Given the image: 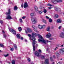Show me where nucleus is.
I'll list each match as a JSON object with an SVG mask.
<instances>
[{
  "mask_svg": "<svg viewBox=\"0 0 64 64\" xmlns=\"http://www.w3.org/2000/svg\"><path fill=\"white\" fill-rule=\"evenodd\" d=\"M55 16L56 18H58L59 17V16L58 14H56L55 15Z\"/></svg>",
  "mask_w": 64,
  "mask_h": 64,
  "instance_id": "37",
  "label": "nucleus"
},
{
  "mask_svg": "<svg viewBox=\"0 0 64 64\" xmlns=\"http://www.w3.org/2000/svg\"><path fill=\"white\" fill-rule=\"evenodd\" d=\"M57 49H58V48L57 47H56V48L54 49V50H56Z\"/></svg>",
  "mask_w": 64,
  "mask_h": 64,
  "instance_id": "54",
  "label": "nucleus"
},
{
  "mask_svg": "<svg viewBox=\"0 0 64 64\" xmlns=\"http://www.w3.org/2000/svg\"><path fill=\"white\" fill-rule=\"evenodd\" d=\"M25 41H26V42H27V40H25Z\"/></svg>",
  "mask_w": 64,
  "mask_h": 64,
  "instance_id": "63",
  "label": "nucleus"
},
{
  "mask_svg": "<svg viewBox=\"0 0 64 64\" xmlns=\"http://www.w3.org/2000/svg\"><path fill=\"white\" fill-rule=\"evenodd\" d=\"M51 2L54 3V4H57L58 2H57V0H52L51 1Z\"/></svg>",
  "mask_w": 64,
  "mask_h": 64,
  "instance_id": "14",
  "label": "nucleus"
},
{
  "mask_svg": "<svg viewBox=\"0 0 64 64\" xmlns=\"http://www.w3.org/2000/svg\"><path fill=\"white\" fill-rule=\"evenodd\" d=\"M34 9L36 11H37L38 10V8H37V7L36 6H35L34 7Z\"/></svg>",
  "mask_w": 64,
  "mask_h": 64,
  "instance_id": "22",
  "label": "nucleus"
},
{
  "mask_svg": "<svg viewBox=\"0 0 64 64\" xmlns=\"http://www.w3.org/2000/svg\"><path fill=\"white\" fill-rule=\"evenodd\" d=\"M25 18H26V16H23L22 18V19H25Z\"/></svg>",
  "mask_w": 64,
  "mask_h": 64,
  "instance_id": "45",
  "label": "nucleus"
},
{
  "mask_svg": "<svg viewBox=\"0 0 64 64\" xmlns=\"http://www.w3.org/2000/svg\"><path fill=\"white\" fill-rule=\"evenodd\" d=\"M59 52L61 54H64V49L62 48L59 50Z\"/></svg>",
  "mask_w": 64,
  "mask_h": 64,
  "instance_id": "5",
  "label": "nucleus"
},
{
  "mask_svg": "<svg viewBox=\"0 0 64 64\" xmlns=\"http://www.w3.org/2000/svg\"><path fill=\"white\" fill-rule=\"evenodd\" d=\"M0 46L2 47H4V45L2 44H0Z\"/></svg>",
  "mask_w": 64,
  "mask_h": 64,
  "instance_id": "32",
  "label": "nucleus"
},
{
  "mask_svg": "<svg viewBox=\"0 0 64 64\" xmlns=\"http://www.w3.org/2000/svg\"><path fill=\"white\" fill-rule=\"evenodd\" d=\"M46 27V25L45 24H44L42 26V29L43 28H45Z\"/></svg>",
  "mask_w": 64,
  "mask_h": 64,
  "instance_id": "25",
  "label": "nucleus"
},
{
  "mask_svg": "<svg viewBox=\"0 0 64 64\" xmlns=\"http://www.w3.org/2000/svg\"><path fill=\"white\" fill-rule=\"evenodd\" d=\"M3 36H4V37H5V38L6 37V34H4Z\"/></svg>",
  "mask_w": 64,
  "mask_h": 64,
  "instance_id": "44",
  "label": "nucleus"
},
{
  "mask_svg": "<svg viewBox=\"0 0 64 64\" xmlns=\"http://www.w3.org/2000/svg\"><path fill=\"white\" fill-rule=\"evenodd\" d=\"M53 58H55V56H53Z\"/></svg>",
  "mask_w": 64,
  "mask_h": 64,
  "instance_id": "57",
  "label": "nucleus"
},
{
  "mask_svg": "<svg viewBox=\"0 0 64 64\" xmlns=\"http://www.w3.org/2000/svg\"><path fill=\"white\" fill-rule=\"evenodd\" d=\"M38 27L39 29H42V26L40 24H39L38 25Z\"/></svg>",
  "mask_w": 64,
  "mask_h": 64,
  "instance_id": "16",
  "label": "nucleus"
},
{
  "mask_svg": "<svg viewBox=\"0 0 64 64\" xmlns=\"http://www.w3.org/2000/svg\"><path fill=\"white\" fill-rule=\"evenodd\" d=\"M10 50L11 51H13V50H14V48H10Z\"/></svg>",
  "mask_w": 64,
  "mask_h": 64,
  "instance_id": "41",
  "label": "nucleus"
},
{
  "mask_svg": "<svg viewBox=\"0 0 64 64\" xmlns=\"http://www.w3.org/2000/svg\"><path fill=\"white\" fill-rule=\"evenodd\" d=\"M55 10L56 11H57L58 10V8L57 7H55Z\"/></svg>",
  "mask_w": 64,
  "mask_h": 64,
  "instance_id": "38",
  "label": "nucleus"
},
{
  "mask_svg": "<svg viewBox=\"0 0 64 64\" xmlns=\"http://www.w3.org/2000/svg\"><path fill=\"white\" fill-rule=\"evenodd\" d=\"M48 8L49 9H50V10L52 8L51 7H49Z\"/></svg>",
  "mask_w": 64,
  "mask_h": 64,
  "instance_id": "51",
  "label": "nucleus"
},
{
  "mask_svg": "<svg viewBox=\"0 0 64 64\" xmlns=\"http://www.w3.org/2000/svg\"><path fill=\"white\" fill-rule=\"evenodd\" d=\"M8 16H6V18L7 19H8L9 20H10V19H12V18L10 14H8Z\"/></svg>",
  "mask_w": 64,
  "mask_h": 64,
  "instance_id": "9",
  "label": "nucleus"
},
{
  "mask_svg": "<svg viewBox=\"0 0 64 64\" xmlns=\"http://www.w3.org/2000/svg\"><path fill=\"white\" fill-rule=\"evenodd\" d=\"M28 36H29V37H31V34H28Z\"/></svg>",
  "mask_w": 64,
  "mask_h": 64,
  "instance_id": "46",
  "label": "nucleus"
},
{
  "mask_svg": "<svg viewBox=\"0 0 64 64\" xmlns=\"http://www.w3.org/2000/svg\"><path fill=\"white\" fill-rule=\"evenodd\" d=\"M2 31L3 33H5V31L4 30H2Z\"/></svg>",
  "mask_w": 64,
  "mask_h": 64,
  "instance_id": "48",
  "label": "nucleus"
},
{
  "mask_svg": "<svg viewBox=\"0 0 64 64\" xmlns=\"http://www.w3.org/2000/svg\"><path fill=\"white\" fill-rule=\"evenodd\" d=\"M34 13H31L30 14V16H34Z\"/></svg>",
  "mask_w": 64,
  "mask_h": 64,
  "instance_id": "34",
  "label": "nucleus"
},
{
  "mask_svg": "<svg viewBox=\"0 0 64 64\" xmlns=\"http://www.w3.org/2000/svg\"><path fill=\"white\" fill-rule=\"evenodd\" d=\"M50 60L52 61H53L52 60L53 58H52V57H50Z\"/></svg>",
  "mask_w": 64,
  "mask_h": 64,
  "instance_id": "47",
  "label": "nucleus"
},
{
  "mask_svg": "<svg viewBox=\"0 0 64 64\" xmlns=\"http://www.w3.org/2000/svg\"><path fill=\"white\" fill-rule=\"evenodd\" d=\"M19 20H20V23H22L23 22V21H22V19L21 18Z\"/></svg>",
  "mask_w": 64,
  "mask_h": 64,
  "instance_id": "30",
  "label": "nucleus"
},
{
  "mask_svg": "<svg viewBox=\"0 0 64 64\" xmlns=\"http://www.w3.org/2000/svg\"><path fill=\"white\" fill-rule=\"evenodd\" d=\"M50 27H48L47 29V31H49V30H50Z\"/></svg>",
  "mask_w": 64,
  "mask_h": 64,
  "instance_id": "31",
  "label": "nucleus"
},
{
  "mask_svg": "<svg viewBox=\"0 0 64 64\" xmlns=\"http://www.w3.org/2000/svg\"><path fill=\"white\" fill-rule=\"evenodd\" d=\"M62 27L61 26H60L58 27L59 29L60 30Z\"/></svg>",
  "mask_w": 64,
  "mask_h": 64,
  "instance_id": "50",
  "label": "nucleus"
},
{
  "mask_svg": "<svg viewBox=\"0 0 64 64\" xmlns=\"http://www.w3.org/2000/svg\"><path fill=\"white\" fill-rule=\"evenodd\" d=\"M12 64H15V61L14 60L12 61Z\"/></svg>",
  "mask_w": 64,
  "mask_h": 64,
  "instance_id": "35",
  "label": "nucleus"
},
{
  "mask_svg": "<svg viewBox=\"0 0 64 64\" xmlns=\"http://www.w3.org/2000/svg\"><path fill=\"white\" fill-rule=\"evenodd\" d=\"M11 13V10H10V9H9L8 10V12H6V15H9Z\"/></svg>",
  "mask_w": 64,
  "mask_h": 64,
  "instance_id": "12",
  "label": "nucleus"
},
{
  "mask_svg": "<svg viewBox=\"0 0 64 64\" xmlns=\"http://www.w3.org/2000/svg\"><path fill=\"white\" fill-rule=\"evenodd\" d=\"M43 11L44 13H46L47 12V10L46 9L44 10Z\"/></svg>",
  "mask_w": 64,
  "mask_h": 64,
  "instance_id": "33",
  "label": "nucleus"
},
{
  "mask_svg": "<svg viewBox=\"0 0 64 64\" xmlns=\"http://www.w3.org/2000/svg\"><path fill=\"white\" fill-rule=\"evenodd\" d=\"M52 36V34L50 33H48L46 36V38H49L50 37H51Z\"/></svg>",
  "mask_w": 64,
  "mask_h": 64,
  "instance_id": "10",
  "label": "nucleus"
},
{
  "mask_svg": "<svg viewBox=\"0 0 64 64\" xmlns=\"http://www.w3.org/2000/svg\"><path fill=\"white\" fill-rule=\"evenodd\" d=\"M46 19H49V17L47 16H46Z\"/></svg>",
  "mask_w": 64,
  "mask_h": 64,
  "instance_id": "42",
  "label": "nucleus"
},
{
  "mask_svg": "<svg viewBox=\"0 0 64 64\" xmlns=\"http://www.w3.org/2000/svg\"><path fill=\"white\" fill-rule=\"evenodd\" d=\"M17 9H18V7H17V6H15L14 8V10H17Z\"/></svg>",
  "mask_w": 64,
  "mask_h": 64,
  "instance_id": "24",
  "label": "nucleus"
},
{
  "mask_svg": "<svg viewBox=\"0 0 64 64\" xmlns=\"http://www.w3.org/2000/svg\"><path fill=\"white\" fill-rule=\"evenodd\" d=\"M57 64H60V63L58 62Z\"/></svg>",
  "mask_w": 64,
  "mask_h": 64,
  "instance_id": "59",
  "label": "nucleus"
},
{
  "mask_svg": "<svg viewBox=\"0 0 64 64\" xmlns=\"http://www.w3.org/2000/svg\"><path fill=\"white\" fill-rule=\"evenodd\" d=\"M27 60L28 62H31V59L29 58H27Z\"/></svg>",
  "mask_w": 64,
  "mask_h": 64,
  "instance_id": "27",
  "label": "nucleus"
},
{
  "mask_svg": "<svg viewBox=\"0 0 64 64\" xmlns=\"http://www.w3.org/2000/svg\"><path fill=\"white\" fill-rule=\"evenodd\" d=\"M21 7L22 8H23L24 7V5L23 4H22L21 6Z\"/></svg>",
  "mask_w": 64,
  "mask_h": 64,
  "instance_id": "39",
  "label": "nucleus"
},
{
  "mask_svg": "<svg viewBox=\"0 0 64 64\" xmlns=\"http://www.w3.org/2000/svg\"><path fill=\"white\" fill-rule=\"evenodd\" d=\"M21 39V40H23V38L22 37L21 38H20Z\"/></svg>",
  "mask_w": 64,
  "mask_h": 64,
  "instance_id": "53",
  "label": "nucleus"
},
{
  "mask_svg": "<svg viewBox=\"0 0 64 64\" xmlns=\"http://www.w3.org/2000/svg\"><path fill=\"white\" fill-rule=\"evenodd\" d=\"M28 6V5L27 2H25L24 6V8H27Z\"/></svg>",
  "mask_w": 64,
  "mask_h": 64,
  "instance_id": "11",
  "label": "nucleus"
},
{
  "mask_svg": "<svg viewBox=\"0 0 64 64\" xmlns=\"http://www.w3.org/2000/svg\"><path fill=\"white\" fill-rule=\"evenodd\" d=\"M62 46L63 47V45H62Z\"/></svg>",
  "mask_w": 64,
  "mask_h": 64,
  "instance_id": "61",
  "label": "nucleus"
},
{
  "mask_svg": "<svg viewBox=\"0 0 64 64\" xmlns=\"http://www.w3.org/2000/svg\"><path fill=\"white\" fill-rule=\"evenodd\" d=\"M38 51L39 52H40V53H41V52H42V51L40 50H38Z\"/></svg>",
  "mask_w": 64,
  "mask_h": 64,
  "instance_id": "43",
  "label": "nucleus"
},
{
  "mask_svg": "<svg viewBox=\"0 0 64 64\" xmlns=\"http://www.w3.org/2000/svg\"><path fill=\"white\" fill-rule=\"evenodd\" d=\"M53 39V38H50V40H52Z\"/></svg>",
  "mask_w": 64,
  "mask_h": 64,
  "instance_id": "52",
  "label": "nucleus"
},
{
  "mask_svg": "<svg viewBox=\"0 0 64 64\" xmlns=\"http://www.w3.org/2000/svg\"><path fill=\"white\" fill-rule=\"evenodd\" d=\"M0 23L2 25V24H3V20H0Z\"/></svg>",
  "mask_w": 64,
  "mask_h": 64,
  "instance_id": "26",
  "label": "nucleus"
},
{
  "mask_svg": "<svg viewBox=\"0 0 64 64\" xmlns=\"http://www.w3.org/2000/svg\"><path fill=\"white\" fill-rule=\"evenodd\" d=\"M8 64H11V62H8Z\"/></svg>",
  "mask_w": 64,
  "mask_h": 64,
  "instance_id": "55",
  "label": "nucleus"
},
{
  "mask_svg": "<svg viewBox=\"0 0 64 64\" xmlns=\"http://www.w3.org/2000/svg\"><path fill=\"white\" fill-rule=\"evenodd\" d=\"M32 27L34 31H36V30L37 29V28L34 25H32Z\"/></svg>",
  "mask_w": 64,
  "mask_h": 64,
  "instance_id": "15",
  "label": "nucleus"
},
{
  "mask_svg": "<svg viewBox=\"0 0 64 64\" xmlns=\"http://www.w3.org/2000/svg\"><path fill=\"white\" fill-rule=\"evenodd\" d=\"M57 2L58 3L59 2H62V0H57Z\"/></svg>",
  "mask_w": 64,
  "mask_h": 64,
  "instance_id": "28",
  "label": "nucleus"
},
{
  "mask_svg": "<svg viewBox=\"0 0 64 64\" xmlns=\"http://www.w3.org/2000/svg\"><path fill=\"white\" fill-rule=\"evenodd\" d=\"M61 22H62V21L60 19L58 20H57V23H61Z\"/></svg>",
  "mask_w": 64,
  "mask_h": 64,
  "instance_id": "19",
  "label": "nucleus"
},
{
  "mask_svg": "<svg viewBox=\"0 0 64 64\" xmlns=\"http://www.w3.org/2000/svg\"><path fill=\"white\" fill-rule=\"evenodd\" d=\"M8 55H9V54H7L5 55L4 56L5 57H7L8 56Z\"/></svg>",
  "mask_w": 64,
  "mask_h": 64,
  "instance_id": "40",
  "label": "nucleus"
},
{
  "mask_svg": "<svg viewBox=\"0 0 64 64\" xmlns=\"http://www.w3.org/2000/svg\"><path fill=\"white\" fill-rule=\"evenodd\" d=\"M44 57H45V56H43L42 57V58H43V59H44Z\"/></svg>",
  "mask_w": 64,
  "mask_h": 64,
  "instance_id": "56",
  "label": "nucleus"
},
{
  "mask_svg": "<svg viewBox=\"0 0 64 64\" xmlns=\"http://www.w3.org/2000/svg\"><path fill=\"white\" fill-rule=\"evenodd\" d=\"M8 29L9 31H10V32H12L13 34H14V35H16V30H15L10 28H8Z\"/></svg>",
  "mask_w": 64,
  "mask_h": 64,
  "instance_id": "4",
  "label": "nucleus"
},
{
  "mask_svg": "<svg viewBox=\"0 0 64 64\" xmlns=\"http://www.w3.org/2000/svg\"><path fill=\"white\" fill-rule=\"evenodd\" d=\"M42 22H43V23H45V24H46V20L43 19H42Z\"/></svg>",
  "mask_w": 64,
  "mask_h": 64,
  "instance_id": "17",
  "label": "nucleus"
},
{
  "mask_svg": "<svg viewBox=\"0 0 64 64\" xmlns=\"http://www.w3.org/2000/svg\"><path fill=\"white\" fill-rule=\"evenodd\" d=\"M55 54H56L57 56H59L60 55V54H59V53L58 52H55Z\"/></svg>",
  "mask_w": 64,
  "mask_h": 64,
  "instance_id": "20",
  "label": "nucleus"
},
{
  "mask_svg": "<svg viewBox=\"0 0 64 64\" xmlns=\"http://www.w3.org/2000/svg\"><path fill=\"white\" fill-rule=\"evenodd\" d=\"M52 20L51 18H50L49 19V22L50 23L51 22H52Z\"/></svg>",
  "mask_w": 64,
  "mask_h": 64,
  "instance_id": "29",
  "label": "nucleus"
},
{
  "mask_svg": "<svg viewBox=\"0 0 64 64\" xmlns=\"http://www.w3.org/2000/svg\"><path fill=\"white\" fill-rule=\"evenodd\" d=\"M27 30L28 32H27V31L26 30V33H28V32H29L30 33L32 32V30L31 29H30V28H27Z\"/></svg>",
  "mask_w": 64,
  "mask_h": 64,
  "instance_id": "6",
  "label": "nucleus"
},
{
  "mask_svg": "<svg viewBox=\"0 0 64 64\" xmlns=\"http://www.w3.org/2000/svg\"><path fill=\"white\" fill-rule=\"evenodd\" d=\"M32 36L30 38V40H32V41H33V42H32V45H33V51H35V44H36V43H37V42L36 41H35V40H36L35 38L34 37V36H38V37L39 38H40L38 39H41V38L39 37L40 36H41V35H40L39 34H36L34 32H33L32 33Z\"/></svg>",
  "mask_w": 64,
  "mask_h": 64,
  "instance_id": "1",
  "label": "nucleus"
},
{
  "mask_svg": "<svg viewBox=\"0 0 64 64\" xmlns=\"http://www.w3.org/2000/svg\"><path fill=\"white\" fill-rule=\"evenodd\" d=\"M41 39L38 40V42H42V43H44V44H46V43L48 42H50V41H48V40H45L43 39V37L42 36H39Z\"/></svg>",
  "mask_w": 64,
  "mask_h": 64,
  "instance_id": "2",
  "label": "nucleus"
},
{
  "mask_svg": "<svg viewBox=\"0 0 64 64\" xmlns=\"http://www.w3.org/2000/svg\"><path fill=\"white\" fill-rule=\"evenodd\" d=\"M52 64H54V62H53L52 63Z\"/></svg>",
  "mask_w": 64,
  "mask_h": 64,
  "instance_id": "60",
  "label": "nucleus"
},
{
  "mask_svg": "<svg viewBox=\"0 0 64 64\" xmlns=\"http://www.w3.org/2000/svg\"><path fill=\"white\" fill-rule=\"evenodd\" d=\"M59 37L61 38H64V33L63 32H62L59 35Z\"/></svg>",
  "mask_w": 64,
  "mask_h": 64,
  "instance_id": "8",
  "label": "nucleus"
},
{
  "mask_svg": "<svg viewBox=\"0 0 64 64\" xmlns=\"http://www.w3.org/2000/svg\"><path fill=\"white\" fill-rule=\"evenodd\" d=\"M35 56L37 57H39L40 56H41V54L37 52H36L34 53Z\"/></svg>",
  "mask_w": 64,
  "mask_h": 64,
  "instance_id": "7",
  "label": "nucleus"
},
{
  "mask_svg": "<svg viewBox=\"0 0 64 64\" xmlns=\"http://www.w3.org/2000/svg\"><path fill=\"white\" fill-rule=\"evenodd\" d=\"M36 18L35 17H32V23L33 24H34L35 23H36L37 20H36Z\"/></svg>",
  "mask_w": 64,
  "mask_h": 64,
  "instance_id": "3",
  "label": "nucleus"
},
{
  "mask_svg": "<svg viewBox=\"0 0 64 64\" xmlns=\"http://www.w3.org/2000/svg\"><path fill=\"white\" fill-rule=\"evenodd\" d=\"M39 12L40 13V14H41V13L43 12V11L42 10H41Z\"/></svg>",
  "mask_w": 64,
  "mask_h": 64,
  "instance_id": "49",
  "label": "nucleus"
},
{
  "mask_svg": "<svg viewBox=\"0 0 64 64\" xmlns=\"http://www.w3.org/2000/svg\"><path fill=\"white\" fill-rule=\"evenodd\" d=\"M44 63L45 64H50L49 63V59H47L46 60Z\"/></svg>",
  "mask_w": 64,
  "mask_h": 64,
  "instance_id": "13",
  "label": "nucleus"
},
{
  "mask_svg": "<svg viewBox=\"0 0 64 64\" xmlns=\"http://www.w3.org/2000/svg\"><path fill=\"white\" fill-rule=\"evenodd\" d=\"M14 48L16 50H17V46L14 44Z\"/></svg>",
  "mask_w": 64,
  "mask_h": 64,
  "instance_id": "21",
  "label": "nucleus"
},
{
  "mask_svg": "<svg viewBox=\"0 0 64 64\" xmlns=\"http://www.w3.org/2000/svg\"><path fill=\"white\" fill-rule=\"evenodd\" d=\"M14 18L15 19H17V18H16V16H15Z\"/></svg>",
  "mask_w": 64,
  "mask_h": 64,
  "instance_id": "58",
  "label": "nucleus"
},
{
  "mask_svg": "<svg viewBox=\"0 0 64 64\" xmlns=\"http://www.w3.org/2000/svg\"><path fill=\"white\" fill-rule=\"evenodd\" d=\"M46 5H47V6H52L53 5H52L50 4H47Z\"/></svg>",
  "mask_w": 64,
  "mask_h": 64,
  "instance_id": "36",
  "label": "nucleus"
},
{
  "mask_svg": "<svg viewBox=\"0 0 64 64\" xmlns=\"http://www.w3.org/2000/svg\"><path fill=\"white\" fill-rule=\"evenodd\" d=\"M64 15V12L63 13Z\"/></svg>",
  "mask_w": 64,
  "mask_h": 64,
  "instance_id": "64",
  "label": "nucleus"
},
{
  "mask_svg": "<svg viewBox=\"0 0 64 64\" xmlns=\"http://www.w3.org/2000/svg\"><path fill=\"white\" fill-rule=\"evenodd\" d=\"M60 60H62V58H61V59H60Z\"/></svg>",
  "mask_w": 64,
  "mask_h": 64,
  "instance_id": "62",
  "label": "nucleus"
},
{
  "mask_svg": "<svg viewBox=\"0 0 64 64\" xmlns=\"http://www.w3.org/2000/svg\"><path fill=\"white\" fill-rule=\"evenodd\" d=\"M20 34H18L16 35V37L18 38V39L20 38Z\"/></svg>",
  "mask_w": 64,
  "mask_h": 64,
  "instance_id": "18",
  "label": "nucleus"
},
{
  "mask_svg": "<svg viewBox=\"0 0 64 64\" xmlns=\"http://www.w3.org/2000/svg\"><path fill=\"white\" fill-rule=\"evenodd\" d=\"M18 30L19 31H21L22 30V28H21L20 27H19L18 28Z\"/></svg>",
  "mask_w": 64,
  "mask_h": 64,
  "instance_id": "23",
  "label": "nucleus"
}]
</instances>
